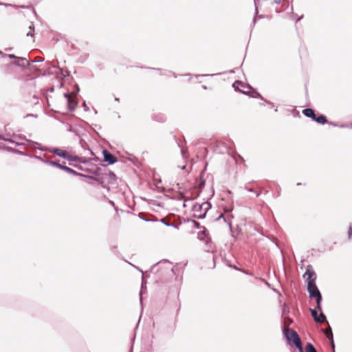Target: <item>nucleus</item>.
Segmentation results:
<instances>
[{"mask_svg":"<svg viewBox=\"0 0 352 352\" xmlns=\"http://www.w3.org/2000/svg\"><path fill=\"white\" fill-rule=\"evenodd\" d=\"M283 334L288 343H292L299 352H304L301 339L295 330L289 328L285 329Z\"/></svg>","mask_w":352,"mask_h":352,"instance_id":"nucleus-1","label":"nucleus"},{"mask_svg":"<svg viewBox=\"0 0 352 352\" xmlns=\"http://www.w3.org/2000/svg\"><path fill=\"white\" fill-rule=\"evenodd\" d=\"M307 292L309 295V298H314L316 302V309L319 311L322 309V294L318 288L316 282L314 280H310L307 283Z\"/></svg>","mask_w":352,"mask_h":352,"instance_id":"nucleus-2","label":"nucleus"},{"mask_svg":"<svg viewBox=\"0 0 352 352\" xmlns=\"http://www.w3.org/2000/svg\"><path fill=\"white\" fill-rule=\"evenodd\" d=\"M211 208V204L208 201L202 204L196 203L192 206V211L194 212V217L203 219L206 217L207 212Z\"/></svg>","mask_w":352,"mask_h":352,"instance_id":"nucleus-3","label":"nucleus"},{"mask_svg":"<svg viewBox=\"0 0 352 352\" xmlns=\"http://www.w3.org/2000/svg\"><path fill=\"white\" fill-rule=\"evenodd\" d=\"M38 149L41 150V151H48V152H50L58 157H60L63 159H65L67 160V157L69 155L68 152L65 151V150H63V149H60L59 148H56V147H52V148H39V147H37Z\"/></svg>","mask_w":352,"mask_h":352,"instance_id":"nucleus-4","label":"nucleus"},{"mask_svg":"<svg viewBox=\"0 0 352 352\" xmlns=\"http://www.w3.org/2000/svg\"><path fill=\"white\" fill-rule=\"evenodd\" d=\"M103 160L109 165L114 164L118 162V159L109 151L104 149L102 151Z\"/></svg>","mask_w":352,"mask_h":352,"instance_id":"nucleus-5","label":"nucleus"},{"mask_svg":"<svg viewBox=\"0 0 352 352\" xmlns=\"http://www.w3.org/2000/svg\"><path fill=\"white\" fill-rule=\"evenodd\" d=\"M61 170L67 172V173L73 175L74 176H78V177H88V178L93 179L95 180L96 179L95 177H94L92 176L85 175L82 173H78V172L74 170V169L65 166V164L63 165V167H61Z\"/></svg>","mask_w":352,"mask_h":352,"instance_id":"nucleus-6","label":"nucleus"},{"mask_svg":"<svg viewBox=\"0 0 352 352\" xmlns=\"http://www.w3.org/2000/svg\"><path fill=\"white\" fill-rule=\"evenodd\" d=\"M67 160L70 162H78L81 164H87L90 161L85 157H79L78 155H72L69 154L68 155Z\"/></svg>","mask_w":352,"mask_h":352,"instance_id":"nucleus-7","label":"nucleus"},{"mask_svg":"<svg viewBox=\"0 0 352 352\" xmlns=\"http://www.w3.org/2000/svg\"><path fill=\"white\" fill-rule=\"evenodd\" d=\"M305 276H307V283H308V281H310V280H314V282H316V274L315 273V272L311 269V267L310 265H309L306 270V272L304 274L303 276L305 277Z\"/></svg>","mask_w":352,"mask_h":352,"instance_id":"nucleus-8","label":"nucleus"},{"mask_svg":"<svg viewBox=\"0 0 352 352\" xmlns=\"http://www.w3.org/2000/svg\"><path fill=\"white\" fill-rule=\"evenodd\" d=\"M13 64L16 66L23 68H26L30 65L25 58L19 56L16 58V61H14Z\"/></svg>","mask_w":352,"mask_h":352,"instance_id":"nucleus-9","label":"nucleus"},{"mask_svg":"<svg viewBox=\"0 0 352 352\" xmlns=\"http://www.w3.org/2000/svg\"><path fill=\"white\" fill-rule=\"evenodd\" d=\"M234 218V216L233 214H230L227 218L225 217L224 214H221L217 219H216V221H218L221 219H223L225 222H226L228 223V225L229 226V227L231 228H232V221H231V219H232Z\"/></svg>","mask_w":352,"mask_h":352,"instance_id":"nucleus-10","label":"nucleus"},{"mask_svg":"<svg viewBox=\"0 0 352 352\" xmlns=\"http://www.w3.org/2000/svg\"><path fill=\"white\" fill-rule=\"evenodd\" d=\"M302 114L314 120L315 119L316 113L313 109L311 108H306L302 110Z\"/></svg>","mask_w":352,"mask_h":352,"instance_id":"nucleus-11","label":"nucleus"},{"mask_svg":"<svg viewBox=\"0 0 352 352\" xmlns=\"http://www.w3.org/2000/svg\"><path fill=\"white\" fill-rule=\"evenodd\" d=\"M241 93H242V94H243L245 95H247V96H250L252 98H260L261 100H263V98L261 95V94L258 93L256 91H241Z\"/></svg>","mask_w":352,"mask_h":352,"instance_id":"nucleus-12","label":"nucleus"},{"mask_svg":"<svg viewBox=\"0 0 352 352\" xmlns=\"http://www.w3.org/2000/svg\"><path fill=\"white\" fill-rule=\"evenodd\" d=\"M314 121L318 124H324L327 122V120L325 116L320 114L318 116H315V119H314Z\"/></svg>","mask_w":352,"mask_h":352,"instance_id":"nucleus-13","label":"nucleus"},{"mask_svg":"<svg viewBox=\"0 0 352 352\" xmlns=\"http://www.w3.org/2000/svg\"><path fill=\"white\" fill-rule=\"evenodd\" d=\"M67 102L68 109L70 111H74L76 109V107L77 105V102L75 100H73L72 98L67 100Z\"/></svg>","mask_w":352,"mask_h":352,"instance_id":"nucleus-14","label":"nucleus"},{"mask_svg":"<svg viewBox=\"0 0 352 352\" xmlns=\"http://www.w3.org/2000/svg\"><path fill=\"white\" fill-rule=\"evenodd\" d=\"M45 164H47V165H50V166H55V167H57L60 169H61V167L63 166L64 164H61L59 163V162H56V161H52V160H46L45 162Z\"/></svg>","mask_w":352,"mask_h":352,"instance_id":"nucleus-15","label":"nucleus"},{"mask_svg":"<svg viewBox=\"0 0 352 352\" xmlns=\"http://www.w3.org/2000/svg\"><path fill=\"white\" fill-rule=\"evenodd\" d=\"M232 87H234V90L239 91L241 92V90L239 88L240 87H245V85L241 81L236 80L232 84Z\"/></svg>","mask_w":352,"mask_h":352,"instance_id":"nucleus-16","label":"nucleus"},{"mask_svg":"<svg viewBox=\"0 0 352 352\" xmlns=\"http://www.w3.org/2000/svg\"><path fill=\"white\" fill-rule=\"evenodd\" d=\"M318 309L316 307L315 309H309V311L311 314V316L313 317L314 321L316 322V321H318Z\"/></svg>","mask_w":352,"mask_h":352,"instance_id":"nucleus-17","label":"nucleus"},{"mask_svg":"<svg viewBox=\"0 0 352 352\" xmlns=\"http://www.w3.org/2000/svg\"><path fill=\"white\" fill-rule=\"evenodd\" d=\"M305 350H306V352H317V351L315 349V347L314 346V345L310 342H307L306 344Z\"/></svg>","mask_w":352,"mask_h":352,"instance_id":"nucleus-18","label":"nucleus"},{"mask_svg":"<svg viewBox=\"0 0 352 352\" xmlns=\"http://www.w3.org/2000/svg\"><path fill=\"white\" fill-rule=\"evenodd\" d=\"M0 140H2L5 142H8L9 143H11V144H14L16 146H20V145H22L23 144L22 143H19V142H15L14 140L10 139V138H6L1 135H0Z\"/></svg>","mask_w":352,"mask_h":352,"instance_id":"nucleus-19","label":"nucleus"},{"mask_svg":"<svg viewBox=\"0 0 352 352\" xmlns=\"http://www.w3.org/2000/svg\"><path fill=\"white\" fill-rule=\"evenodd\" d=\"M320 314L318 315V321H316L317 323H324L327 322L326 316L322 312V310L320 311Z\"/></svg>","mask_w":352,"mask_h":352,"instance_id":"nucleus-20","label":"nucleus"},{"mask_svg":"<svg viewBox=\"0 0 352 352\" xmlns=\"http://www.w3.org/2000/svg\"><path fill=\"white\" fill-rule=\"evenodd\" d=\"M34 26L32 23L31 25L29 26V30L26 33V36L32 37L34 36Z\"/></svg>","mask_w":352,"mask_h":352,"instance_id":"nucleus-21","label":"nucleus"},{"mask_svg":"<svg viewBox=\"0 0 352 352\" xmlns=\"http://www.w3.org/2000/svg\"><path fill=\"white\" fill-rule=\"evenodd\" d=\"M325 336L329 340V342L331 341V340H333V335L332 329H331V327H330L329 324V333H328V335H327Z\"/></svg>","mask_w":352,"mask_h":352,"instance_id":"nucleus-22","label":"nucleus"},{"mask_svg":"<svg viewBox=\"0 0 352 352\" xmlns=\"http://www.w3.org/2000/svg\"><path fill=\"white\" fill-rule=\"evenodd\" d=\"M34 158H36V159H37L38 160H39L40 162H43V163H44V164H45V162L46 160H47L46 159V157H47V155H43V157H41V156H37V155H34Z\"/></svg>","mask_w":352,"mask_h":352,"instance_id":"nucleus-23","label":"nucleus"},{"mask_svg":"<svg viewBox=\"0 0 352 352\" xmlns=\"http://www.w3.org/2000/svg\"><path fill=\"white\" fill-rule=\"evenodd\" d=\"M109 177L112 181H116L117 179L116 174L112 171H109Z\"/></svg>","mask_w":352,"mask_h":352,"instance_id":"nucleus-24","label":"nucleus"},{"mask_svg":"<svg viewBox=\"0 0 352 352\" xmlns=\"http://www.w3.org/2000/svg\"><path fill=\"white\" fill-rule=\"evenodd\" d=\"M263 100H264V102L261 103V105H265V104L270 105V107H272V108L274 107V104L273 102H272L269 100H264V99H263Z\"/></svg>","mask_w":352,"mask_h":352,"instance_id":"nucleus-25","label":"nucleus"},{"mask_svg":"<svg viewBox=\"0 0 352 352\" xmlns=\"http://www.w3.org/2000/svg\"><path fill=\"white\" fill-rule=\"evenodd\" d=\"M162 223L165 225L166 226L170 227V223L167 221L166 218H162L160 219Z\"/></svg>","mask_w":352,"mask_h":352,"instance_id":"nucleus-26","label":"nucleus"},{"mask_svg":"<svg viewBox=\"0 0 352 352\" xmlns=\"http://www.w3.org/2000/svg\"><path fill=\"white\" fill-rule=\"evenodd\" d=\"M232 210H233V206H231V207H230V208H228V207H224V208H223V212H224L225 213H230V212H231Z\"/></svg>","mask_w":352,"mask_h":352,"instance_id":"nucleus-27","label":"nucleus"},{"mask_svg":"<svg viewBox=\"0 0 352 352\" xmlns=\"http://www.w3.org/2000/svg\"><path fill=\"white\" fill-rule=\"evenodd\" d=\"M352 237V226H350L348 230V239L351 240Z\"/></svg>","mask_w":352,"mask_h":352,"instance_id":"nucleus-28","label":"nucleus"},{"mask_svg":"<svg viewBox=\"0 0 352 352\" xmlns=\"http://www.w3.org/2000/svg\"><path fill=\"white\" fill-rule=\"evenodd\" d=\"M111 251L116 255H118L120 254L118 250V247L116 245H114L111 248Z\"/></svg>","mask_w":352,"mask_h":352,"instance_id":"nucleus-29","label":"nucleus"},{"mask_svg":"<svg viewBox=\"0 0 352 352\" xmlns=\"http://www.w3.org/2000/svg\"><path fill=\"white\" fill-rule=\"evenodd\" d=\"M5 56H8L10 59H16L18 56H15L14 54H3Z\"/></svg>","mask_w":352,"mask_h":352,"instance_id":"nucleus-30","label":"nucleus"},{"mask_svg":"<svg viewBox=\"0 0 352 352\" xmlns=\"http://www.w3.org/2000/svg\"><path fill=\"white\" fill-rule=\"evenodd\" d=\"M139 217H140V219H142V220H144L145 221H157V219H153H153H146V218H143V217H141V214L140 213L139 214Z\"/></svg>","mask_w":352,"mask_h":352,"instance_id":"nucleus-31","label":"nucleus"},{"mask_svg":"<svg viewBox=\"0 0 352 352\" xmlns=\"http://www.w3.org/2000/svg\"><path fill=\"white\" fill-rule=\"evenodd\" d=\"M193 223H194V226L197 228V229H200V228H202V227L199 225V223L197 222V221H193Z\"/></svg>","mask_w":352,"mask_h":352,"instance_id":"nucleus-32","label":"nucleus"},{"mask_svg":"<svg viewBox=\"0 0 352 352\" xmlns=\"http://www.w3.org/2000/svg\"><path fill=\"white\" fill-rule=\"evenodd\" d=\"M204 186H205V180H204V179H201V181H200V183H199V187L200 188H204Z\"/></svg>","mask_w":352,"mask_h":352,"instance_id":"nucleus-33","label":"nucleus"},{"mask_svg":"<svg viewBox=\"0 0 352 352\" xmlns=\"http://www.w3.org/2000/svg\"><path fill=\"white\" fill-rule=\"evenodd\" d=\"M182 223H179L178 225L175 224L174 223H170V227L175 228L176 229L179 228V226L181 225Z\"/></svg>","mask_w":352,"mask_h":352,"instance_id":"nucleus-34","label":"nucleus"},{"mask_svg":"<svg viewBox=\"0 0 352 352\" xmlns=\"http://www.w3.org/2000/svg\"><path fill=\"white\" fill-rule=\"evenodd\" d=\"M64 97L67 99V100L71 99V94L69 93H65Z\"/></svg>","mask_w":352,"mask_h":352,"instance_id":"nucleus-35","label":"nucleus"},{"mask_svg":"<svg viewBox=\"0 0 352 352\" xmlns=\"http://www.w3.org/2000/svg\"><path fill=\"white\" fill-rule=\"evenodd\" d=\"M82 106H83V107H84V110H85V111H88L89 110V108L88 107V106L87 105V104H86V102H84L82 103Z\"/></svg>","mask_w":352,"mask_h":352,"instance_id":"nucleus-36","label":"nucleus"},{"mask_svg":"<svg viewBox=\"0 0 352 352\" xmlns=\"http://www.w3.org/2000/svg\"><path fill=\"white\" fill-rule=\"evenodd\" d=\"M109 204L114 208L116 210H118V208L116 206L115 203L112 200L109 201Z\"/></svg>","mask_w":352,"mask_h":352,"instance_id":"nucleus-37","label":"nucleus"},{"mask_svg":"<svg viewBox=\"0 0 352 352\" xmlns=\"http://www.w3.org/2000/svg\"><path fill=\"white\" fill-rule=\"evenodd\" d=\"M202 230H201V233L204 235H206L207 233H208V230H206V228L205 227H202Z\"/></svg>","mask_w":352,"mask_h":352,"instance_id":"nucleus-38","label":"nucleus"},{"mask_svg":"<svg viewBox=\"0 0 352 352\" xmlns=\"http://www.w3.org/2000/svg\"><path fill=\"white\" fill-rule=\"evenodd\" d=\"M330 344H331V348L333 350V352H335V343H334V340L330 341Z\"/></svg>","mask_w":352,"mask_h":352,"instance_id":"nucleus-39","label":"nucleus"},{"mask_svg":"<svg viewBox=\"0 0 352 352\" xmlns=\"http://www.w3.org/2000/svg\"><path fill=\"white\" fill-rule=\"evenodd\" d=\"M76 92L74 93V96H76L80 91V88L78 85H76Z\"/></svg>","mask_w":352,"mask_h":352,"instance_id":"nucleus-40","label":"nucleus"},{"mask_svg":"<svg viewBox=\"0 0 352 352\" xmlns=\"http://www.w3.org/2000/svg\"><path fill=\"white\" fill-rule=\"evenodd\" d=\"M68 131H70V132H74L76 134H77L76 130L73 129V128H72V126L71 125L69 126V128Z\"/></svg>","mask_w":352,"mask_h":352,"instance_id":"nucleus-41","label":"nucleus"},{"mask_svg":"<svg viewBox=\"0 0 352 352\" xmlns=\"http://www.w3.org/2000/svg\"><path fill=\"white\" fill-rule=\"evenodd\" d=\"M323 333H324V334L325 336L328 335V333H329V327H328L327 329H324V330H323Z\"/></svg>","mask_w":352,"mask_h":352,"instance_id":"nucleus-42","label":"nucleus"},{"mask_svg":"<svg viewBox=\"0 0 352 352\" xmlns=\"http://www.w3.org/2000/svg\"><path fill=\"white\" fill-rule=\"evenodd\" d=\"M327 124H330V125H332V126H338V124H336V123H334V122H329V121H327Z\"/></svg>","mask_w":352,"mask_h":352,"instance_id":"nucleus-43","label":"nucleus"},{"mask_svg":"<svg viewBox=\"0 0 352 352\" xmlns=\"http://www.w3.org/2000/svg\"><path fill=\"white\" fill-rule=\"evenodd\" d=\"M14 153H18V154L21 155H25V153L23 152L19 151H17V150H15Z\"/></svg>","mask_w":352,"mask_h":352,"instance_id":"nucleus-44","label":"nucleus"},{"mask_svg":"<svg viewBox=\"0 0 352 352\" xmlns=\"http://www.w3.org/2000/svg\"><path fill=\"white\" fill-rule=\"evenodd\" d=\"M179 194L181 195V199H184L185 201L188 200V199H185L184 195L182 192H179Z\"/></svg>","mask_w":352,"mask_h":352,"instance_id":"nucleus-45","label":"nucleus"},{"mask_svg":"<svg viewBox=\"0 0 352 352\" xmlns=\"http://www.w3.org/2000/svg\"><path fill=\"white\" fill-rule=\"evenodd\" d=\"M214 74H211L210 76H213ZM209 75L208 74H202V75H197L196 77H199V76H208Z\"/></svg>","mask_w":352,"mask_h":352,"instance_id":"nucleus-46","label":"nucleus"},{"mask_svg":"<svg viewBox=\"0 0 352 352\" xmlns=\"http://www.w3.org/2000/svg\"><path fill=\"white\" fill-rule=\"evenodd\" d=\"M44 60V59H37V60H32L33 63H36V62H43Z\"/></svg>","mask_w":352,"mask_h":352,"instance_id":"nucleus-47","label":"nucleus"},{"mask_svg":"<svg viewBox=\"0 0 352 352\" xmlns=\"http://www.w3.org/2000/svg\"><path fill=\"white\" fill-rule=\"evenodd\" d=\"M7 150H8V151H13V152H14V151H15V150H14L13 148H12L11 147H8V148H7Z\"/></svg>","mask_w":352,"mask_h":352,"instance_id":"nucleus-48","label":"nucleus"},{"mask_svg":"<svg viewBox=\"0 0 352 352\" xmlns=\"http://www.w3.org/2000/svg\"><path fill=\"white\" fill-rule=\"evenodd\" d=\"M181 153L182 155V156L184 157H185V152L184 150L181 149Z\"/></svg>","mask_w":352,"mask_h":352,"instance_id":"nucleus-49","label":"nucleus"},{"mask_svg":"<svg viewBox=\"0 0 352 352\" xmlns=\"http://www.w3.org/2000/svg\"><path fill=\"white\" fill-rule=\"evenodd\" d=\"M249 192H253V188H247Z\"/></svg>","mask_w":352,"mask_h":352,"instance_id":"nucleus-50","label":"nucleus"},{"mask_svg":"<svg viewBox=\"0 0 352 352\" xmlns=\"http://www.w3.org/2000/svg\"><path fill=\"white\" fill-rule=\"evenodd\" d=\"M75 167L78 168V169L80 170H82V167L79 166H74Z\"/></svg>","mask_w":352,"mask_h":352,"instance_id":"nucleus-51","label":"nucleus"},{"mask_svg":"<svg viewBox=\"0 0 352 352\" xmlns=\"http://www.w3.org/2000/svg\"><path fill=\"white\" fill-rule=\"evenodd\" d=\"M134 267L137 268L140 272H142V270H140L138 267H135V265H132Z\"/></svg>","mask_w":352,"mask_h":352,"instance_id":"nucleus-52","label":"nucleus"},{"mask_svg":"<svg viewBox=\"0 0 352 352\" xmlns=\"http://www.w3.org/2000/svg\"><path fill=\"white\" fill-rule=\"evenodd\" d=\"M260 195H261V193H260V192H256V197H258Z\"/></svg>","mask_w":352,"mask_h":352,"instance_id":"nucleus-53","label":"nucleus"},{"mask_svg":"<svg viewBox=\"0 0 352 352\" xmlns=\"http://www.w3.org/2000/svg\"><path fill=\"white\" fill-rule=\"evenodd\" d=\"M140 302H142V294H141V292L140 293Z\"/></svg>","mask_w":352,"mask_h":352,"instance_id":"nucleus-54","label":"nucleus"},{"mask_svg":"<svg viewBox=\"0 0 352 352\" xmlns=\"http://www.w3.org/2000/svg\"><path fill=\"white\" fill-rule=\"evenodd\" d=\"M148 69H156L155 68H153V67H148ZM157 70H160V69H157Z\"/></svg>","mask_w":352,"mask_h":352,"instance_id":"nucleus-55","label":"nucleus"},{"mask_svg":"<svg viewBox=\"0 0 352 352\" xmlns=\"http://www.w3.org/2000/svg\"><path fill=\"white\" fill-rule=\"evenodd\" d=\"M173 76H174V77H175V78H177V75L175 73H174V72H173Z\"/></svg>","mask_w":352,"mask_h":352,"instance_id":"nucleus-56","label":"nucleus"},{"mask_svg":"<svg viewBox=\"0 0 352 352\" xmlns=\"http://www.w3.org/2000/svg\"><path fill=\"white\" fill-rule=\"evenodd\" d=\"M202 88H203L204 89H207V87H206V86H205V85H203V86H202Z\"/></svg>","mask_w":352,"mask_h":352,"instance_id":"nucleus-57","label":"nucleus"},{"mask_svg":"<svg viewBox=\"0 0 352 352\" xmlns=\"http://www.w3.org/2000/svg\"><path fill=\"white\" fill-rule=\"evenodd\" d=\"M275 2L279 3L280 2V0H275Z\"/></svg>","mask_w":352,"mask_h":352,"instance_id":"nucleus-58","label":"nucleus"},{"mask_svg":"<svg viewBox=\"0 0 352 352\" xmlns=\"http://www.w3.org/2000/svg\"><path fill=\"white\" fill-rule=\"evenodd\" d=\"M89 153H90L91 155H94L91 150H90V149H89Z\"/></svg>","mask_w":352,"mask_h":352,"instance_id":"nucleus-59","label":"nucleus"},{"mask_svg":"<svg viewBox=\"0 0 352 352\" xmlns=\"http://www.w3.org/2000/svg\"><path fill=\"white\" fill-rule=\"evenodd\" d=\"M119 100H120V99H119L118 98H116V97L115 98V100H116V101H119Z\"/></svg>","mask_w":352,"mask_h":352,"instance_id":"nucleus-60","label":"nucleus"},{"mask_svg":"<svg viewBox=\"0 0 352 352\" xmlns=\"http://www.w3.org/2000/svg\"><path fill=\"white\" fill-rule=\"evenodd\" d=\"M296 185L298 186H300L302 185V184L301 183H297Z\"/></svg>","mask_w":352,"mask_h":352,"instance_id":"nucleus-61","label":"nucleus"},{"mask_svg":"<svg viewBox=\"0 0 352 352\" xmlns=\"http://www.w3.org/2000/svg\"><path fill=\"white\" fill-rule=\"evenodd\" d=\"M183 207H184V208H186V203H185V202L183 204Z\"/></svg>","mask_w":352,"mask_h":352,"instance_id":"nucleus-62","label":"nucleus"},{"mask_svg":"<svg viewBox=\"0 0 352 352\" xmlns=\"http://www.w3.org/2000/svg\"><path fill=\"white\" fill-rule=\"evenodd\" d=\"M185 76H188L191 77V74H185Z\"/></svg>","mask_w":352,"mask_h":352,"instance_id":"nucleus-63","label":"nucleus"},{"mask_svg":"<svg viewBox=\"0 0 352 352\" xmlns=\"http://www.w3.org/2000/svg\"><path fill=\"white\" fill-rule=\"evenodd\" d=\"M185 168H186V166H183L182 167V169H183V170H184V169H185Z\"/></svg>","mask_w":352,"mask_h":352,"instance_id":"nucleus-64","label":"nucleus"}]
</instances>
